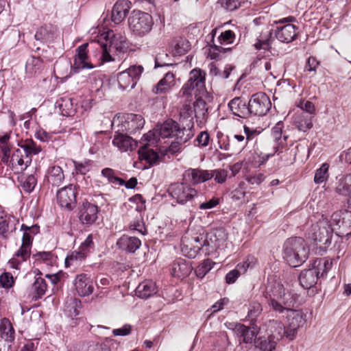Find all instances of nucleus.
Here are the masks:
<instances>
[{"label":"nucleus","mask_w":351,"mask_h":351,"mask_svg":"<svg viewBox=\"0 0 351 351\" xmlns=\"http://www.w3.org/2000/svg\"><path fill=\"white\" fill-rule=\"evenodd\" d=\"M265 297L271 308L278 313L290 311L294 306L295 299L293 294L286 292L284 286L280 282H276L267 287Z\"/></svg>","instance_id":"1"},{"label":"nucleus","mask_w":351,"mask_h":351,"mask_svg":"<svg viewBox=\"0 0 351 351\" xmlns=\"http://www.w3.org/2000/svg\"><path fill=\"white\" fill-rule=\"evenodd\" d=\"M309 250L302 237L288 239L283 246V258L293 267L300 266L308 258Z\"/></svg>","instance_id":"2"},{"label":"nucleus","mask_w":351,"mask_h":351,"mask_svg":"<svg viewBox=\"0 0 351 351\" xmlns=\"http://www.w3.org/2000/svg\"><path fill=\"white\" fill-rule=\"evenodd\" d=\"M128 49V43L125 36L119 34H113L108 46L107 45L101 46L102 59L106 62L115 60L116 56L119 58H123Z\"/></svg>","instance_id":"3"},{"label":"nucleus","mask_w":351,"mask_h":351,"mask_svg":"<svg viewBox=\"0 0 351 351\" xmlns=\"http://www.w3.org/2000/svg\"><path fill=\"white\" fill-rule=\"evenodd\" d=\"M128 25L134 34L142 36L151 31L154 22L152 16L148 13L133 10L128 19Z\"/></svg>","instance_id":"4"},{"label":"nucleus","mask_w":351,"mask_h":351,"mask_svg":"<svg viewBox=\"0 0 351 351\" xmlns=\"http://www.w3.org/2000/svg\"><path fill=\"white\" fill-rule=\"evenodd\" d=\"M205 73L199 69H195L190 72V77L188 81L182 88L180 93L183 95H191L192 91L195 95L203 94L205 90Z\"/></svg>","instance_id":"5"},{"label":"nucleus","mask_w":351,"mask_h":351,"mask_svg":"<svg viewBox=\"0 0 351 351\" xmlns=\"http://www.w3.org/2000/svg\"><path fill=\"white\" fill-rule=\"evenodd\" d=\"M141 65H132L117 74V82L122 90L132 89L143 72Z\"/></svg>","instance_id":"6"},{"label":"nucleus","mask_w":351,"mask_h":351,"mask_svg":"<svg viewBox=\"0 0 351 351\" xmlns=\"http://www.w3.org/2000/svg\"><path fill=\"white\" fill-rule=\"evenodd\" d=\"M168 191L171 197L180 204H184L192 200L197 195L195 189L184 182L171 184Z\"/></svg>","instance_id":"7"},{"label":"nucleus","mask_w":351,"mask_h":351,"mask_svg":"<svg viewBox=\"0 0 351 351\" xmlns=\"http://www.w3.org/2000/svg\"><path fill=\"white\" fill-rule=\"evenodd\" d=\"M288 324L286 326L285 337L289 340H293L299 328H302L306 322V314L300 310H293L287 311Z\"/></svg>","instance_id":"8"},{"label":"nucleus","mask_w":351,"mask_h":351,"mask_svg":"<svg viewBox=\"0 0 351 351\" xmlns=\"http://www.w3.org/2000/svg\"><path fill=\"white\" fill-rule=\"evenodd\" d=\"M250 114L263 116L269 110L271 103L263 92L254 94L248 101Z\"/></svg>","instance_id":"9"},{"label":"nucleus","mask_w":351,"mask_h":351,"mask_svg":"<svg viewBox=\"0 0 351 351\" xmlns=\"http://www.w3.org/2000/svg\"><path fill=\"white\" fill-rule=\"evenodd\" d=\"M76 195L77 191L74 185L64 186L57 192L58 204L67 210H72L76 206Z\"/></svg>","instance_id":"10"},{"label":"nucleus","mask_w":351,"mask_h":351,"mask_svg":"<svg viewBox=\"0 0 351 351\" xmlns=\"http://www.w3.org/2000/svg\"><path fill=\"white\" fill-rule=\"evenodd\" d=\"M98 207L87 201L78 208L77 216L80 221L86 226L93 224L98 217Z\"/></svg>","instance_id":"11"},{"label":"nucleus","mask_w":351,"mask_h":351,"mask_svg":"<svg viewBox=\"0 0 351 351\" xmlns=\"http://www.w3.org/2000/svg\"><path fill=\"white\" fill-rule=\"evenodd\" d=\"M233 330L236 335L239 337L240 343H252L256 341V336L259 328L256 326H246L244 324L237 323L234 324Z\"/></svg>","instance_id":"12"},{"label":"nucleus","mask_w":351,"mask_h":351,"mask_svg":"<svg viewBox=\"0 0 351 351\" xmlns=\"http://www.w3.org/2000/svg\"><path fill=\"white\" fill-rule=\"evenodd\" d=\"M332 229L326 226L325 222H319L312 227L310 237L316 244L318 243L326 245L330 243Z\"/></svg>","instance_id":"13"},{"label":"nucleus","mask_w":351,"mask_h":351,"mask_svg":"<svg viewBox=\"0 0 351 351\" xmlns=\"http://www.w3.org/2000/svg\"><path fill=\"white\" fill-rule=\"evenodd\" d=\"M213 178V173L209 170L200 168H189L184 171V178L193 185L205 182Z\"/></svg>","instance_id":"14"},{"label":"nucleus","mask_w":351,"mask_h":351,"mask_svg":"<svg viewBox=\"0 0 351 351\" xmlns=\"http://www.w3.org/2000/svg\"><path fill=\"white\" fill-rule=\"evenodd\" d=\"M73 283L76 291L80 296H88L93 292V280L87 274H80L77 275Z\"/></svg>","instance_id":"15"},{"label":"nucleus","mask_w":351,"mask_h":351,"mask_svg":"<svg viewBox=\"0 0 351 351\" xmlns=\"http://www.w3.org/2000/svg\"><path fill=\"white\" fill-rule=\"evenodd\" d=\"M58 36V29L52 24H45L36 30L35 39L41 43H50Z\"/></svg>","instance_id":"16"},{"label":"nucleus","mask_w":351,"mask_h":351,"mask_svg":"<svg viewBox=\"0 0 351 351\" xmlns=\"http://www.w3.org/2000/svg\"><path fill=\"white\" fill-rule=\"evenodd\" d=\"M88 43H84L77 48V53L75 56L73 64V67L75 70L94 68L93 64L88 60Z\"/></svg>","instance_id":"17"},{"label":"nucleus","mask_w":351,"mask_h":351,"mask_svg":"<svg viewBox=\"0 0 351 351\" xmlns=\"http://www.w3.org/2000/svg\"><path fill=\"white\" fill-rule=\"evenodd\" d=\"M227 239V234L223 228H218L212 230L206 234L203 245L211 247L212 248L219 247Z\"/></svg>","instance_id":"18"},{"label":"nucleus","mask_w":351,"mask_h":351,"mask_svg":"<svg viewBox=\"0 0 351 351\" xmlns=\"http://www.w3.org/2000/svg\"><path fill=\"white\" fill-rule=\"evenodd\" d=\"M32 159L25 157L21 149H16L11 156L10 165L13 171L22 172L29 167Z\"/></svg>","instance_id":"19"},{"label":"nucleus","mask_w":351,"mask_h":351,"mask_svg":"<svg viewBox=\"0 0 351 351\" xmlns=\"http://www.w3.org/2000/svg\"><path fill=\"white\" fill-rule=\"evenodd\" d=\"M131 8L129 0H118L112 10V21L115 24H119L126 17Z\"/></svg>","instance_id":"20"},{"label":"nucleus","mask_w":351,"mask_h":351,"mask_svg":"<svg viewBox=\"0 0 351 351\" xmlns=\"http://www.w3.org/2000/svg\"><path fill=\"white\" fill-rule=\"evenodd\" d=\"M228 107L232 114L239 117L246 119L250 114L249 105L241 97H234L228 103Z\"/></svg>","instance_id":"21"},{"label":"nucleus","mask_w":351,"mask_h":351,"mask_svg":"<svg viewBox=\"0 0 351 351\" xmlns=\"http://www.w3.org/2000/svg\"><path fill=\"white\" fill-rule=\"evenodd\" d=\"M171 274L176 278L187 277L192 271V267L189 262L183 258H178L171 265Z\"/></svg>","instance_id":"22"},{"label":"nucleus","mask_w":351,"mask_h":351,"mask_svg":"<svg viewBox=\"0 0 351 351\" xmlns=\"http://www.w3.org/2000/svg\"><path fill=\"white\" fill-rule=\"evenodd\" d=\"M176 84L175 76L173 73L168 72L165 76L153 87L152 92L156 95L168 93Z\"/></svg>","instance_id":"23"},{"label":"nucleus","mask_w":351,"mask_h":351,"mask_svg":"<svg viewBox=\"0 0 351 351\" xmlns=\"http://www.w3.org/2000/svg\"><path fill=\"white\" fill-rule=\"evenodd\" d=\"M296 29L295 25L288 23L282 27H278L275 35L276 38L280 42L289 43L295 38L297 36Z\"/></svg>","instance_id":"24"},{"label":"nucleus","mask_w":351,"mask_h":351,"mask_svg":"<svg viewBox=\"0 0 351 351\" xmlns=\"http://www.w3.org/2000/svg\"><path fill=\"white\" fill-rule=\"evenodd\" d=\"M318 279L319 271L311 268L302 271L299 276L300 283L305 289H308L315 285Z\"/></svg>","instance_id":"25"},{"label":"nucleus","mask_w":351,"mask_h":351,"mask_svg":"<svg viewBox=\"0 0 351 351\" xmlns=\"http://www.w3.org/2000/svg\"><path fill=\"white\" fill-rule=\"evenodd\" d=\"M341 217V212H336L332 215V225L341 228L347 231V234L351 232V212L345 211Z\"/></svg>","instance_id":"26"},{"label":"nucleus","mask_w":351,"mask_h":351,"mask_svg":"<svg viewBox=\"0 0 351 351\" xmlns=\"http://www.w3.org/2000/svg\"><path fill=\"white\" fill-rule=\"evenodd\" d=\"M112 143L121 152L132 151L136 147V142L132 137L123 134L115 135Z\"/></svg>","instance_id":"27"},{"label":"nucleus","mask_w":351,"mask_h":351,"mask_svg":"<svg viewBox=\"0 0 351 351\" xmlns=\"http://www.w3.org/2000/svg\"><path fill=\"white\" fill-rule=\"evenodd\" d=\"M117 246L129 252H134L141 245V241L137 237L123 235L117 242Z\"/></svg>","instance_id":"28"},{"label":"nucleus","mask_w":351,"mask_h":351,"mask_svg":"<svg viewBox=\"0 0 351 351\" xmlns=\"http://www.w3.org/2000/svg\"><path fill=\"white\" fill-rule=\"evenodd\" d=\"M31 247L22 244L15 253L14 256L9 261L8 265L11 268L19 269L20 265L30 256Z\"/></svg>","instance_id":"29"},{"label":"nucleus","mask_w":351,"mask_h":351,"mask_svg":"<svg viewBox=\"0 0 351 351\" xmlns=\"http://www.w3.org/2000/svg\"><path fill=\"white\" fill-rule=\"evenodd\" d=\"M194 117H197L195 110L193 109L192 104L186 103L182 105L180 110V121L186 126L194 128Z\"/></svg>","instance_id":"30"},{"label":"nucleus","mask_w":351,"mask_h":351,"mask_svg":"<svg viewBox=\"0 0 351 351\" xmlns=\"http://www.w3.org/2000/svg\"><path fill=\"white\" fill-rule=\"evenodd\" d=\"M157 293V287L152 280L141 282L136 289V295L143 299H147Z\"/></svg>","instance_id":"31"},{"label":"nucleus","mask_w":351,"mask_h":351,"mask_svg":"<svg viewBox=\"0 0 351 351\" xmlns=\"http://www.w3.org/2000/svg\"><path fill=\"white\" fill-rule=\"evenodd\" d=\"M46 178L51 185L58 186L62 183L64 175L60 167L51 166L47 170Z\"/></svg>","instance_id":"32"},{"label":"nucleus","mask_w":351,"mask_h":351,"mask_svg":"<svg viewBox=\"0 0 351 351\" xmlns=\"http://www.w3.org/2000/svg\"><path fill=\"white\" fill-rule=\"evenodd\" d=\"M178 123L172 119H168L162 124L156 126V132L159 138L173 137L178 127Z\"/></svg>","instance_id":"33"},{"label":"nucleus","mask_w":351,"mask_h":351,"mask_svg":"<svg viewBox=\"0 0 351 351\" xmlns=\"http://www.w3.org/2000/svg\"><path fill=\"white\" fill-rule=\"evenodd\" d=\"M56 107L58 108L60 113L63 116H73L75 112L73 101L68 97H61L58 99L56 103Z\"/></svg>","instance_id":"34"},{"label":"nucleus","mask_w":351,"mask_h":351,"mask_svg":"<svg viewBox=\"0 0 351 351\" xmlns=\"http://www.w3.org/2000/svg\"><path fill=\"white\" fill-rule=\"evenodd\" d=\"M16 230V220L12 216L5 215L0 221V235L7 239Z\"/></svg>","instance_id":"35"},{"label":"nucleus","mask_w":351,"mask_h":351,"mask_svg":"<svg viewBox=\"0 0 351 351\" xmlns=\"http://www.w3.org/2000/svg\"><path fill=\"white\" fill-rule=\"evenodd\" d=\"M335 191L345 197L351 195V173L344 176L337 181Z\"/></svg>","instance_id":"36"},{"label":"nucleus","mask_w":351,"mask_h":351,"mask_svg":"<svg viewBox=\"0 0 351 351\" xmlns=\"http://www.w3.org/2000/svg\"><path fill=\"white\" fill-rule=\"evenodd\" d=\"M194 135L193 128L185 125L182 128L178 124V127L173 133V138L179 141L180 143H185L189 141Z\"/></svg>","instance_id":"37"},{"label":"nucleus","mask_w":351,"mask_h":351,"mask_svg":"<svg viewBox=\"0 0 351 351\" xmlns=\"http://www.w3.org/2000/svg\"><path fill=\"white\" fill-rule=\"evenodd\" d=\"M294 124L299 130L306 132L313 127L312 115L301 112L295 117Z\"/></svg>","instance_id":"38"},{"label":"nucleus","mask_w":351,"mask_h":351,"mask_svg":"<svg viewBox=\"0 0 351 351\" xmlns=\"http://www.w3.org/2000/svg\"><path fill=\"white\" fill-rule=\"evenodd\" d=\"M274 339V335L268 337H260L255 341L256 347L258 348V351H273L276 346Z\"/></svg>","instance_id":"39"},{"label":"nucleus","mask_w":351,"mask_h":351,"mask_svg":"<svg viewBox=\"0 0 351 351\" xmlns=\"http://www.w3.org/2000/svg\"><path fill=\"white\" fill-rule=\"evenodd\" d=\"M1 337L8 343L14 340V329L8 319H3L0 324Z\"/></svg>","instance_id":"40"},{"label":"nucleus","mask_w":351,"mask_h":351,"mask_svg":"<svg viewBox=\"0 0 351 351\" xmlns=\"http://www.w3.org/2000/svg\"><path fill=\"white\" fill-rule=\"evenodd\" d=\"M47 290V284L41 277L36 278L34 282L32 285L31 293L32 298L35 300L40 299Z\"/></svg>","instance_id":"41"},{"label":"nucleus","mask_w":351,"mask_h":351,"mask_svg":"<svg viewBox=\"0 0 351 351\" xmlns=\"http://www.w3.org/2000/svg\"><path fill=\"white\" fill-rule=\"evenodd\" d=\"M138 153L139 159L145 160L149 165L156 163L158 160V154L153 149H149L146 145L141 147Z\"/></svg>","instance_id":"42"},{"label":"nucleus","mask_w":351,"mask_h":351,"mask_svg":"<svg viewBox=\"0 0 351 351\" xmlns=\"http://www.w3.org/2000/svg\"><path fill=\"white\" fill-rule=\"evenodd\" d=\"M20 147L25 157L29 158H32L33 155H37L42 151V147L31 139L26 140Z\"/></svg>","instance_id":"43"},{"label":"nucleus","mask_w":351,"mask_h":351,"mask_svg":"<svg viewBox=\"0 0 351 351\" xmlns=\"http://www.w3.org/2000/svg\"><path fill=\"white\" fill-rule=\"evenodd\" d=\"M42 68L43 60L40 58L32 57L27 61L25 71L29 75H34L39 73Z\"/></svg>","instance_id":"44"},{"label":"nucleus","mask_w":351,"mask_h":351,"mask_svg":"<svg viewBox=\"0 0 351 351\" xmlns=\"http://www.w3.org/2000/svg\"><path fill=\"white\" fill-rule=\"evenodd\" d=\"M329 165L326 162L323 163L321 167L315 171L314 182L317 184H322L326 182L328 177Z\"/></svg>","instance_id":"45"},{"label":"nucleus","mask_w":351,"mask_h":351,"mask_svg":"<svg viewBox=\"0 0 351 351\" xmlns=\"http://www.w3.org/2000/svg\"><path fill=\"white\" fill-rule=\"evenodd\" d=\"M173 48L176 53L182 55L189 51L191 45L185 38H179L174 40Z\"/></svg>","instance_id":"46"},{"label":"nucleus","mask_w":351,"mask_h":351,"mask_svg":"<svg viewBox=\"0 0 351 351\" xmlns=\"http://www.w3.org/2000/svg\"><path fill=\"white\" fill-rule=\"evenodd\" d=\"M101 175L106 178L109 182L117 184L123 185L125 181L115 175L114 171L111 168H104L101 171Z\"/></svg>","instance_id":"47"},{"label":"nucleus","mask_w":351,"mask_h":351,"mask_svg":"<svg viewBox=\"0 0 351 351\" xmlns=\"http://www.w3.org/2000/svg\"><path fill=\"white\" fill-rule=\"evenodd\" d=\"M215 263L210 259L205 260L195 269L196 276L203 278L206 274L213 268Z\"/></svg>","instance_id":"48"},{"label":"nucleus","mask_w":351,"mask_h":351,"mask_svg":"<svg viewBox=\"0 0 351 351\" xmlns=\"http://www.w3.org/2000/svg\"><path fill=\"white\" fill-rule=\"evenodd\" d=\"M145 121L139 114H131V121H128V130L130 132H135L136 130L143 128Z\"/></svg>","instance_id":"49"},{"label":"nucleus","mask_w":351,"mask_h":351,"mask_svg":"<svg viewBox=\"0 0 351 351\" xmlns=\"http://www.w3.org/2000/svg\"><path fill=\"white\" fill-rule=\"evenodd\" d=\"M271 32L268 31L266 33L265 38H263V35H261L260 38L257 40L254 44V47L256 49H269L271 45Z\"/></svg>","instance_id":"50"},{"label":"nucleus","mask_w":351,"mask_h":351,"mask_svg":"<svg viewBox=\"0 0 351 351\" xmlns=\"http://www.w3.org/2000/svg\"><path fill=\"white\" fill-rule=\"evenodd\" d=\"M81 305V302L77 300H73L67 306L66 313L68 317L72 319H76L77 316L80 314L79 306Z\"/></svg>","instance_id":"51"},{"label":"nucleus","mask_w":351,"mask_h":351,"mask_svg":"<svg viewBox=\"0 0 351 351\" xmlns=\"http://www.w3.org/2000/svg\"><path fill=\"white\" fill-rule=\"evenodd\" d=\"M37 183V180L34 175L27 176L24 180L21 181V186L23 189L27 192H32L35 188Z\"/></svg>","instance_id":"52"},{"label":"nucleus","mask_w":351,"mask_h":351,"mask_svg":"<svg viewBox=\"0 0 351 351\" xmlns=\"http://www.w3.org/2000/svg\"><path fill=\"white\" fill-rule=\"evenodd\" d=\"M272 327L275 328V330L274 331V333L272 335L275 336V339H276V341L281 339L283 337H285V330L286 327L284 326V324L279 321H274L273 320L271 322Z\"/></svg>","instance_id":"53"},{"label":"nucleus","mask_w":351,"mask_h":351,"mask_svg":"<svg viewBox=\"0 0 351 351\" xmlns=\"http://www.w3.org/2000/svg\"><path fill=\"white\" fill-rule=\"evenodd\" d=\"M262 311L261 304L258 302H253L250 304L247 317L251 319H254L261 313Z\"/></svg>","instance_id":"54"},{"label":"nucleus","mask_w":351,"mask_h":351,"mask_svg":"<svg viewBox=\"0 0 351 351\" xmlns=\"http://www.w3.org/2000/svg\"><path fill=\"white\" fill-rule=\"evenodd\" d=\"M221 45H228L234 43L235 34L231 30H226L221 32L218 38Z\"/></svg>","instance_id":"55"},{"label":"nucleus","mask_w":351,"mask_h":351,"mask_svg":"<svg viewBox=\"0 0 351 351\" xmlns=\"http://www.w3.org/2000/svg\"><path fill=\"white\" fill-rule=\"evenodd\" d=\"M203 244H200V245H194L193 247H189L188 245H183L182 247V251L183 254L190 258H194L196 257L199 250L204 247Z\"/></svg>","instance_id":"56"},{"label":"nucleus","mask_w":351,"mask_h":351,"mask_svg":"<svg viewBox=\"0 0 351 351\" xmlns=\"http://www.w3.org/2000/svg\"><path fill=\"white\" fill-rule=\"evenodd\" d=\"M319 66V62L315 57L311 56L306 61L304 71L312 73L313 75H315Z\"/></svg>","instance_id":"57"},{"label":"nucleus","mask_w":351,"mask_h":351,"mask_svg":"<svg viewBox=\"0 0 351 351\" xmlns=\"http://www.w3.org/2000/svg\"><path fill=\"white\" fill-rule=\"evenodd\" d=\"M86 257V252L82 251L80 249V252H73L70 255L67 256L65 259L66 265L73 264L74 262L77 261H82Z\"/></svg>","instance_id":"58"},{"label":"nucleus","mask_w":351,"mask_h":351,"mask_svg":"<svg viewBox=\"0 0 351 351\" xmlns=\"http://www.w3.org/2000/svg\"><path fill=\"white\" fill-rule=\"evenodd\" d=\"M282 127H283V123L281 122H278L272 128L271 134H272L274 141L276 143V144L274 145L276 146L279 147V145L282 143L281 137H282Z\"/></svg>","instance_id":"59"},{"label":"nucleus","mask_w":351,"mask_h":351,"mask_svg":"<svg viewBox=\"0 0 351 351\" xmlns=\"http://www.w3.org/2000/svg\"><path fill=\"white\" fill-rule=\"evenodd\" d=\"M230 48H225L222 46L213 45L211 46L209 49L208 56L211 59H219L220 58V54L226 53L228 51H230Z\"/></svg>","instance_id":"60"},{"label":"nucleus","mask_w":351,"mask_h":351,"mask_svg":"<svg viewBox=\"0 0 351 351\" xmlns=\"http://www.w3.org/2000/svg\"><path fill=\"white\" fill-rule=\"evenodd\" d=\"M255 262V258H254L253 256H249L247 257L246 261H245L243 263H239L237 265L236 268L240 272V274H244L248 268L252 267L254 265Z\"/></svg>","instance_id":"61"},{"label":"nucleus","mask_w":351,"mask_h":351,"mask_svg":"<svg viewBox=\"0 0 351 351\" xmlns=\"http://www.w3.org/2000/svg\"><path fill=\"white\" fill-rule=\"evenodd\" d=\"M192 106L193 109L195 110V114L201 113L202 115H204L207 112L206 103L200 97H197L195 102L192 104Z\"/></svg>","instance_id":"62"},{"label":"nucleus","mask_w":351,"mask_h":351,"mask_svg":"<svg viewBox=\"0 0 351 351\" xmlns=\"http://www.w3.org/2000/svg\"><path fill=\"white\" fill-rule=\"evenodd\" d=\"M213 173L215 180L219 183L222 184L226 182L228 177V171L225 169H215L210 171Z\"/></svg>","instance_id":"63"},{"label":"nucleus","mask_w":351,"mask_h":351,"mask_svg":"<svg viewBox=\"0 0 351 351\" xmlns=\"http://www.w3.org/2000/svg\"><path fill=\"white\" fill-rule=\"evenodd\" d=\"M210 141V136L208 133L206 131L201 132L197 136L195 139V142H197V144H195L197 146L199 147H206L208 145Z\"/></svg>","instance_id":"64"}]
</instances>
